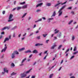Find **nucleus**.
<instances>
[{
	"label": "nucleus",
	"instance_id": "f704fd0d",
	"mask_svg": "<svg viewBox=\"0 0 78 78\" xmlns=\"http://www.w3.org/2000/svg\"><path fill=\"white\" fill-rule=\"evenodd\" d=\"M16 73H14V72H13L11 74V75H16Z\"/></svg>",
	"mask_w": 78,
	"mask_h": 78
},
{
	"label": "nucleus",
	"instance_id": "8fccbe9b",
	"mask_svg": "<svg viewBox=\"0 0 78 78\" xmlns=\"http://www.w3.org/2000/svg\"><path fill=\"white\" fill-rule=\"evenodd\" d=\"M47 55H46L45 57L44 58V59H46V58H47Z\"/></svg>",
	"mask_w": 78,
	"mask_h": 78
},
{
	"label": "nucleus",
	"instance_id": "c756f323",
	"mask_svg": "<svg viewBox=\"0 0 78 78\" xmlns=\"http://www.w3.org/2000/svg\"><path fill=\"white\" fill-rule=\"evenodd\" d=\"M25 3V2H21L20 3V5H24Z\"/></svg>",
	"mask_w": 78,
	"mask_h": 78
},
{
	"label": "nucleus",
	"instance_id": "e2e57ef3",
	"mask_svg": "<svg viewBox=\"0 0 78 78\" xmlns=\"http://www.w3.org/2000/svg\"><path fill=\"white\" fill-rule=\"evenodd\" d=\"M14 5H16V1H15L14 2Z\"/></svg>",
	"mask_w": 78,
	"mask_h": 78
},
{
	"label": "nucleus",
	"instance_id": "13d9d810",
	"mask_svg": "<svg viewBox=\"0 0 78 78\" xmlns=\"http://www.w3.org/2000/svg\"><path fill=\"white\" fill-rule=\"evenodd\" d=\"M37 38L38 39H40V36H38L37 37Z\"/></svg>",
	"mask_w": 78,
	"mask_h": 78
},
{
	"label": "nucleus",
	"instance_id": "c85d7f7f",
	"mask_svg": "<svg viewBox=\"0 0 78 78\" xmlns=\"http://www.w3.org/2000/svg\"><path fill=\"white\" fill-rule=\"evenodd\" d=\"M75 39V36H72V41H74Z\"/></svg>",
	"mask_w": 78,
	"mask_h": 78
},
{
	"label": "nucleus",
	"instance_id": "7c9ffc66",
	"mask_svg": "<svg viewBox=\"0 0 78 78\" xmlns=\"http://www.w3.org/2000/svg\"><path fill=\"white\" fill-rule=\"evenodd\" d=\"M61 47H62V45H60L58 47V49L59 50V49H60L61 48Z\"/></svg>",
	"mask_w": 78,
	"mask_h": 78
},
{
	"label": "nucleus",
	"instance_id": "423d86ee",
	"mask_svg": "<svg viewBox=\"0 0 78 78\" xmlns=\"http://www.w3.org/2000/svg\"><path fill=\"white\" fill-rule=\"evenodd\" d=\"M9 41V38L6 37L3 43H5V42H6V41Z\"/></svg>",
	"mask_w": 78,
	"mask_h": 78
},
{
	"label": "nucleus",
	"instance_id": "e433bc0d",
	"mask_svg": "<svg viewBox=\"0 0 78 78\" xmlns=\"http://www.w3.org/2000/svg\"><path fill=\"white\" fill-rule=\"evenodd\" d=\"M69 50H70V49H68L66 51V52H65V53H67V52H68L69 51Z\"/></svg>",
	"mask_w": 78,
	"mask_h": 78
},
{
	"label": "nucleus",
	"instance_id": "20e7f679",
	"mask_svg": "<svg viewBox=\"0 0 78 78\" xmlns=\"http://www.w3.org/2000/svg\"><path fill=\"white\" fill-rule=\"evenodd\" d=\"M58 13H59L58 16H61L62 14V11H61V10H59L58 11Z\"/></svg>",
	"mask_w": 78,
	"mask_h": 78
},
{
	"label": "nucleus",
	"instance_id": "ea45409f",
	"mask_svg": "<svg viewBox=\"0 0 78 78\" xmlns=\"http://www.w3.org/2000/svg\"><path fill=\"white\" fill-rule=\"evenodd\" d=\"M76 47H75L74 48V50H73V51H76Z\"/></svg>",
	"mask_w": 78,
	"mask_h": 78
},
{
	"label": "nucleus",
	"instance_id": "5fc2aeb1",
	"mask_svg": "<svg viewBox=\"0 0 78 78\" xmlns=\"http://www.w3.org/2000/svg\"><path fill=\"white\" fill-rule=\"evenodd\" d=\"M36 27V24L34 25V26L33 28H35V27Z\"/></svg>",
	"mask_w": 78,
	"mask_h": 78
},
{
	"label": "nucleus",
	"instance_id": "a19ab883",
	"mask_svg": "<svg viewBox=\"0 0 78 78\" xmlns=\"http://www.w3.org/2000/svg\"><path fill=\"white\" fill-rule=\"evenodd\" d=\"M68 9H72V7H70L67 8Z\"/></svg>",
	"mask_w": 78,
	"mask_h": 78
},
{
	"label": "nucleus",
	"instance_id": "a878e982",
	"mask_svg": "<svg viewBox=\"0 0 78 78\" xmlns=\"http://www.w3.org/2000/svg\"><path fill=\"white\" fill-rule=\"evenodd\" d=\"M61 33H60L59 34H58V35H57V36L58 37H61Z\"/></svg>",
	"mask_w": 78,
	"mask_h": 78
},
{
	"label": "nucleus",
	"instance_id": "052dcab7",
	"mask_svg": "<svg viewBox=\"0 0 78 78\" xmlns=\"http://www.w3.org/2000/svg\"><path fill=\"white\" fill-rule=\"evenodd\" d=\"M12 36L13 37H15V34H13L12 35Z\"/></svg>",
	"mask_w": 78,
	"mask_h": 78
},
{
	"label": "nucleus",
	"instance_id": "7ed1b4c3",
	"mask_svg": "<svg viewBox=\"0 0 78 78\" xmlns=\"http://www.w3.org/2000/svg\"><path fill=\"white\" fill-rule=\"evenodd\" d=\"M5 47L4 49H3L1 51V52H5L6 51V50L7 49V47H6V44H5Z\"/></svg>",
	"mask_w": 78,
	"mask_h": 78
},
{
	"label": "nucleus",
	"instance_id": "4d7b16f0",
	"mask_svg": "<svg viewBox=\"0 0 78 78\" xmlns=\"http://www.w3.org/2000/svg\"><path fill=\"white\" fill-rule=\"evenodd\" d=\"M49 40H46V42L47 43H48V41H49Z\"/></svg>",
	"mask_w": 78,
	"mask_h": 78
},
{
	"label": "nucleus",
	"instance_id": "49530a36",
	"mask_svg": "<svg viewBox=\"0 0 78 78\" xmlns=\"http://www.w3.org/2000/svg\"><path fill=\"white\" fill-rule=\"evenodd\" d=\"M2 37H3V36H2V35H1L0 36V39H2Z\"/></svg>",
	"mask_w": 78,
	"mask_h": 78
},
{
	"label": "nucleus",
	"instance_id": "dca6fc26",
	"mask_svg": "<svg viewBox=\"0 0 78 78\" xmlns=\"http://www.w3.org/2000/svg\"><path fill=\"white\" fill-rule=\"evenodd\" d=\"M56 15V12L55 11H54L53 12V13L52 14V15L51 16V17H52L53 16L54 17H55V16Z\"/></svg>",
	"mask_w": 78,
	"mask_h": 78
},
{
	"label": "nucleus",
	"instance_id": "412c9836",
	"mask_svg": "<svg viewBox=\"0 0 78 78\" xmlns=\"http://www.w3.org/2000/svg\"><path fill=\"white\" fill-rule=\"evenodd\" d=\"M26 59H27V58H26L23 59L21 62V64H22V63H23V62H25V61L26 60Z\"/></svg>",
	"mask_w": 78,
	"mask_h": 78
},
{
	"label": "nucleus",
	"instance_id": "bf43d9fd",
	"mask_svg": "<svg viewBox=\"0 0 78 78\" xmlns=\"http://www.w3.org/2000/svg\"><path fill=\"white\" fill-rule=\"evenodd\" d=\"M41 20H42V19H39L38 20V22H39V21H41Z\"/></svg>",
	"mask_w": 78,
	"mask_h": 78
},
{
	"label": "nucleus",
	"instance_id": "4468645a",
	"mask_svg": "<svg viewBox=\"0 0 78 78\" xmlns=\"http://www.w3.org/2000/svg\"><path fill=\"white\" fill-rule=\"evenodd\" d=\"M33 53H37L38 51H37L36 50H34L33 51Z\"/></svg>",
	"mask_w": 78,
	"mask_h": 78
},
{
	"label": "nucleus",
	"instance_id": "9d476101",
	"mask_svg": "<svg viewBox=\"0 0 78 78\" xmlns=\"http://www.w3.org/2000/svg\"><path fill=\"white\" fill-rule=\"evenodd\" d=\"M40 45H43V44H40V43H37V44H36L35 45V46H40Z\"/></svg>",
	"mask_w": 78,
	"mask_h": 78
},
{
	"label": "nucleus",
	"instance_id": "58836bf2",
	"mask_svg": "<svg viewBox=\"0 0 78 78\" xmlns=\"http://www.w3.org/2000/svg\"><path fill=\"white\" fill-rule=\"evenodd\" d=\"M71 14H73V15H74V14H75V12H74L72 11L71 12Z\"/></svg>",
	"mask_w": 78,
	"mask_h": 78
},
{
	"label": "nucleus",
	"instance_id": "0eeeda50",
	"mask_svg": "<svg viewBox=\"0 0 78 78\" xmlns=\"http://www.w3.org/2000/svg\"><path fill=\"white\" fill-rule=\"evenodd\" d=\"M11 58L12 59H14L15 58V54L14 53L12 54Z\"/></svg>",
	"mask_w": 78,
	"mask_h": 78
},
{
	"label": "nucleus",
	"instance_id": "bb28decb",
	"mask_svg": "<svg viewBox=\"0 0 78 78\" xmlns=\"http://www.w3.org/2000/svg\"><path fill=\"white\" fill-rule=\"evenodd\" d=\"M46 6H51V4L50 3H48L47 4Z\"/></svg>",
	"mask_w": 78,
	"mask_h": 78
},
{
	"label": "nucleus",
	"instance_id": "f8f14e48",
	"mask_svg": "<svg viewBox=\"0 0 78 78\" xmlns=\"http://www.w3.org/2000/svg\"><path fill=\"white\" fill-rule=\"evenodd\" d=\"M43 5V3H40V4H38L36 5V7H39V6H41V5Z\"/></svg>",
	"mask_w": 78,
	"mask_h": 78
},
{
	"label": "nucleus",
	"instance_id": "774afa93",
	"mask_svg": "<svg viewBox=\"0 0 78 78\" xmlns=\"http://www.w3.org/2000/svg\"><path fill=\"white\" fill-rule=\"evenodd\" d=\"M16 8H14V9H13V11H14L15 10H16Z\"/></svg>",
	"mask_w": 78,
	"mask_h": 78
},
{
	"label": "nucleus",
	"instance_id": "c03bdc74",
	"mask_svg": "<svg viewBox=\"0 0 78 78\" xmlns=\"http://www.w3.org/2000/svg\"><path fill=\"white\" fill-rule=\"evenodd\" d=\"M2 14H5V11H3L2 12Z\"/></svg>",
	"mask_w": 78,
	"mask_h": 78
},
{
	"label": "nucleus",
	"instance_id": "473e14b6",
	"mask_svg": "<svg viewBox=\"0 0 78 78\" xmlns=\"http://www.w3.org/2000/svg\"><path fill=\"white\" fill-rule=\"evenodd\" d=\"M11 66H12V67H14L15 66V65H14V64L13 63H12L11 64Z\"/></svg>",
	"mask_w": 78,
	"mask_h": 78
},
{
	"label": "nucleus",
	"instance_id": "4c0bfd02",
	"mask_svg": "<svg viewBox=\"0 0 78 78\" xmlns=\"http://www.w3.org/2000/svg\"><path fill=\"white\" fill-rule=\"evenodd\" d=\"M75 57V56L73 55V56H72L70 58V59H73V58H74Z\"/></svg>",
	"mask_w": 78,
	"mask_h": 78
},
{
	"label": "nucleus",
	"instance_id": "cd10ccee",
	"mask_svg": "<svg viewBox=\"0 0 78 78\" xmlns=\"http://www.w3.org/2000/svg\"><path fill=\"white\" fill-rule=\"evenodd\" d=\"M53 76V74H51L49 76V78H51Z\"/></svg>",
	"mask_w": 78,
	"mask_h": 78
},
{
	"label": "nucleus",
	"instance_id": "79ce46f5",
	"mask_svg": "<svg viewBox=\"0 0 78 78\" xmlns=\"http://www.w3.org/2000/svg\"><path fill=\"white\" fill-rule=\"evenodd\" d=\"M53 18H49L48 20H53Z\"/></svg>",
	"mask_w": 78,
	"mask_h": 78
},
{
	"label": "nucleus",
	"instance_id": "4be33fe9",
	"mask_svg": "<svg viewBox=\"0 0 78 78\" xmlns=\"http://www.w3.org/2000/svg\"><path fill=\"white\" fill-rule=\"evenodd\" d=\"M13 53H14L15 54H16V55H19V52L17 51H14L13 52Z\"/></svg>",
	"mask_w": 78,
	"mask_h": 78
},
{
	"label": "nucleus",
	"instance_id": "0e129e2a",
	"mask_svg": "<svg viewBox=\"0 0 78 78\" xmlns=\"http://www.w3.org/2000/svg\"><path fill=\"white\" fill-rule=\"evenodd\" d=\"M47 51H45L44 52V54H45L47 53Z\"/></svg>",
	"mask_w": 78,
	"mask_h": 78
},
{
	"label": "nucleus",
	"instance_id": "2f4dec72",
	"mask_svg": "<svg viewBox=\"0 0 78 78\" xmlns=\"http://www.w3.org/2000/svg\"><path fill=\"white\" fill-rule=\"evenodd\" d=\"M43 36L44 37H45L47 36V34H43Z\"/></svg>",
	"mask_w": 78,
	"mask_h": 78
},
{
	"label": "nucleus",
	"instance_id": "37998d69",
	"mask_svg": "<svg viewBox=\"0 0 78 78\" xmlns=\"http://www.w3.org/2000/svg\"><path fill=\"white\" fill-rule=\"evenodd\" d=\"M66 3H67L66 2H65L64 3H62V5H64V4H66Z\"/></svg>",
	"mask_w": 78,
	"mask_h": 78
},
{
	"label": "nucleus",
	"instance_id": "72a5a7b5",
	"mask_svg": "<svg viewBox=\"0 0 78 78\" xmlns=\"http://www.w3.org/2000/svg\"><path fill=\"white\" fill-rule=\"evenodd\" d=\"M78 53V51H76L73 53V55H76V54H77Z\"/></svg>",
	"mask_w": 78,
	"mask_h": 78
},
{
	"label": "nucleus",
	"instance_id": "9b49d317",
	"mask_svg": "<svg viewBox=\"0 0 78 78\" xmlns=\"http://www.w3.org/2000/svg\"><path fill=\"white\" fill-rule=\"evenodd\" d=\"M56 47V45L55 44L51 47V49H55V47Z\"/></svg>",
	"mask_w": 78,
	"mask_h": 78
},
{
	"label": "nucleus",
	"instance_id": "6e6d98bb",
	"mask_svg": "<svg viewBox=\"0 0 78 78\" xmlns=\"http://www.w3.org/2000/svg\"><path fill=\"white\" fill-rule=\"evenodd\" d=\"M36 33V34H37V33H39V30H37L35 32Z\"/></svg>",
	"mask_w": 78,
	"mask_h": 78
},
{
	"label": "nucleus",
	"instance_id": "680f3d73",
	"mask_svg": "<svg viewBox=\"0 0 78 78\" xmlns=\"http://www.w3.org/2000/svg\"><path fill=\"white\" fill-rule=\"evenodd\" d=\"M42 19H44V20H45V19H46L44 17H43L42 18Z\"/></svg>",
	"mask_w": 78,
	"mask_h": 78
},
{
	"label": "nucleus",
	"instance_id": "f257e3e1",
	"mask_svg": "<svg viewBox=\"0 0 78 78\" xmlns=\"http://www.w3.org/2000/svg\"><path fill=\"white\" fill-rule=\"evenodd\" d=\"M12 17H13V15L11 14H10L9 17V20H8V22H10L14 20V19H12Z\"/></svg>",
	"mask_w": 78,
	"mask_h": 78
},
{
	"label": "nucleus",
	"instance_id": "39448f33",
	"mask_svg": "<svg viewBox=\"0 0 78 78\" xmlns=\"http://www.w3.org/2000/svg\"><path fill=\"white\" fill-rule=\"evenodd\" d=\"M6 29H7V30H9V28L8 27H5L4 28H3L1 30L3 31V30H6Z\"/></svg>",
	"mask_w": 78,
	"mask_h": 78
},
{
	"label": "nucleus",
	"instance_id": "a211bd4d",
	"mask_svg": "<svg viewBox=\"0 0 78 78\" xmlns=\"http://www.w3.org/2000/svg\"><path fill=\"white\" fill-rule=\"evenodd\" d=\"M66 6V5H64L61 8V9H59V10H60V11H62V10L63 9H64V8H65Z\"/></svg>",
	"mask_w": 78,
	"mask_h": 78
},
{
	"label": "nucleus",
	"instance_id": "09e8293b",
	"mask_svg": "<svg viewBox=\"0 0 78 78\" xmlns=\"http://www.w3.org/2000/svg\"><path fill=\"white\" fill-rule=\"evenodd\" d=\"M32 56H33V54H31L30 55L29 58H31Z\"/></svg>",
	"mask_w": 78,
	"mask_h": 78
},
{
	"label": "nucleus",
	"instance_id": "a18cd8bd",
	"mask_svg": "<svg viewBox=\"0 0 78 78\" xmlns=\"http://www.w3.org/2000/svg\"><path fill=\"white\" fill-rule=\"evenodd\" d=\"M40 11H41V10L39 9H37V12H39Z\"/></svg>",
	"mask_w": 78,
	"mask_h": 78
},
{
	"label": "nucleus",
	"instance_id": "603ef678",
	"mask_svg": "<svg viewBox=\"0 0 78 78\" xmlns=\"http://www.w3.org/2000/svg\"><path fill=\"white\" fill-rule=\"evenodd\" d=\"M1 34H5V32H2Z\"/></svg>",
	"mask_w": 78,
	"mask_h": 78
},
{
	"label": "nucleus",
	"instance_id": "1a4fd4ad",
	"mask_svg": "<svg viewBox=\"0 0 78 78\" xmlns=\"http://www.w3.org/2000/svg\"><path fill=\"white\" fill-rule=\"evenodd\" d=\"M4 72H6V73H8V70H7V69L5 68L4 69Z\"/></svg>",
	"mask_w": 78,
	"mask_h": 78
},
{
	"label": "nucleus",
	"instance_id": "2eb2a0df",
	"mask_svg": "<svg viewBox=\"0 0 78 78\" xmlns=\"http://www.w3.org/2000/svg\"><path fill=\"white\" fill-rule=\"evenodd\" d=\"M22 7H17V11H19V10H20V9H22Z\"/></svg>",
	"mask_w": 78,
	"mask_h": 78
},
{
	"label": "nucleus",
	"instance_id": "338daca9",
	"mask_svg": "<svg viewBox=\"0 0 78 78\" xmlns=\"http://www.w3.org/2000/svg\"><path fill=\"white\" fill-rule=\"evenodd\" d=\"M70 78H75L74 76H72L71 77H70Z\"/></svg>",
	"mask_w": 78,
	"mask_h": 78
},
{
	"label": "nucleus",
	"instance_id": "aec40b11",
	"mask_svg": "<svg viewBox=\"0 0 78 78\" xmlns=\"http://www.w3.org/2000/svg\"><path fill=\"white\" fill-rule=\"evenodd\" d=\"M61 4V3H58L56 4V5H55V7H56V6L59 5Z\"/></svg>",
	"mask_w": 78,
	"mask_h": 78
},
{
	"label": "nucleus",
	"instance_id": "5701e85b",
	"mask_svg": "<svg viewBox=\"0 0 78 78\" xmlns=\"http://www.w3.org/2000/svg\"><path fill=\"white\" fill-rule=\"evenodd\" d=\"M31 70H32V69H30L29 70L27 71L25 73H30V71H31Z\"/></svg>",
	"mask_w": 78,
	"mask_h": 78
},
{
	"label": "nucleus",
	"instance_id": "69168bd1",
	"mask_svg": "<svg viewBox=\"0 0 78 78\" xmlns=\"http://www.w3.org/2000/svg\"><path fill=\"white\" fill-rule=\"evenodd\" d=\"M31 78H35V76H32L31 77Z\"/></svg>",
	"mask_w": 78,
	"mask_h": 78
},
{
	"label": "nucleus",
	"instance_id": "de8ad7c7",
	"mask_svg": "<svg viewBox=\"0 0 78 78\" xmlns=\"http://www.w3.org/2000/svg\"><path fill=\"white\" fill-rule=\"evenodd\" d=\"M42 52H41L40 54H38L39 56H41L42 55Z\"/></svg>",
	"mask_w": 78,
	"mask_h": 78
},
{
	"label": "nucleus",
	"instance_id": "6ab92c4d",
	"mask_svg": "<svg viewBox=\"0 0 78 78\" xmlns=\"http://www.w3.org/2000/svg\"><path fill=\"white\" fill-rule=\"evenodd\" d=\"M31 51L30 50H28L25 52V53H31Z\"/></svg>",
	"mask_w": 78,
	"mask_h": 78
},
{
	"label": "nucleus",
	"instance_id": "864d4df0",
	"mask_svg": "<svg viewBox=\"0 0 78 78\" xmlns=\"http://www.w3.org/2000/svg\"><path fill=\"white\" fill-rule=\"evenodd\" d=\"M62 68V67H60L58 69V71H60V70H61V69Z\"/></svg>",
	"mask_w": 78,
	"mask_h": 78
},
{
	"label": "nucleus",
	"instance_id": "393cba45",
	"mask_svg": "<svg viewBox=\"0 0 78 78\" xmlns=\"http://www.w3.org/2000/svg\"><path fill=\"white\" fill-rule=\"evenodd\" d=\"M27 13H26L24 14L23 16H22V18H23V17H24L26 15H27Z\"/></svg>",
	"mask_w": 78,
	"mask_h": 78
},
{
	"label": "nucleus",
	"instance_id": "3c124183",
	"mask_svg": "<svg viewBox=\"0 0 78 78\" xmlns=\"http://www.w3.org/2000/svg\"><path fill=\"white\" fill-rule=\"evenodd\" d=\"M11 35H9V39H11Z\"/></svg>",
	"mask_w": 78,
	"mask_h": 78
},
{
	"label": "nucleus",
	"instance_id": "ddd939ff",
	"mask_svg": "<svg viewBox=\"0 0 78 78\" xmlns=\"http://www.w3.org/2000/svg\"><path fill=\"white\" fill-rule=\"evenodd\" d=\"M25 48H23L21 49H19V51H21L24 50H25Z\"/></svg>",
	"mask_w": 78,
	"mask_h": 78
},
{
	"label": "nucleus",
	"instance_id": "f3484780",
	"mask_svg": "<svg viewBox=\"0 0 78 78\" xmlns=\"http://www.w3.org/2000/svg\"><path fill=\"white\" fill-rule=\"evenodd\" d=\"M56 30H57V29H55L54 30L55 31V34H57V33H59V30H58L56 31Z\"/></svg>",
	"mask_w": 78,
	"mask_h": 78
},
{
	"label": "nucleus",
	"instance_id": "f03ea898",
	"mask_svg": "<svg viewBox=\"0 0 78 78\" xmlns=\"http://www.w3.org/2000/svg\"><path fill=\"white\" fill-rule=\"evenodd\" d=\"M25 73H24L21 74V77L22 78H24V77H25L26 76H27V74H25Z\"/></svg>",
	"mask_w": 78,
	"mask_h": 78
},
{
	"label": "nucleus",
	"instance_id": "6e6552de",
	"mask_svg": "<svg viewBox=\"0 0 78 78\" xmlns=\"http://www.w3.org/2000/svg\"><path fill=\"white\" fill-rule=\"evenodd\" d=\"M27 5H25L22 7V9H26L27 8Z\"/></svg>",
	"mask_w": 78,
	"mask_h": 78
},
{
	"label": "nucleus",
	"instance_id": "b1692460",
	"mask_svg": "<svg viewBox=\"0 0 78 78\" xmlns=\"http://www.w3.org/2000/svg\"><path fill=\"white\" fill-rule=\"evenodd\" d=\"M73 22V20H71V21H69V22L68 23L69 25H70Z\"/></svg>",
	"mask_w": 78,
	"mask_h": 78
},
{
	"label": "nucleus",
	"instance_id": "c9c22d12",
	"mask_svg": "<svg viewBox=\"0 0 78 78\" xmlns=\"http://www.w3.org/2000/svg\"><path fill=\"white\" fill-rule=\"evenodd\" d=\"M17 28L16 26H15L12 29V30H14V29H16Z\"/></svg>",
	"mask_w": 78,
	"mask_h": 78
}]
</instances>
